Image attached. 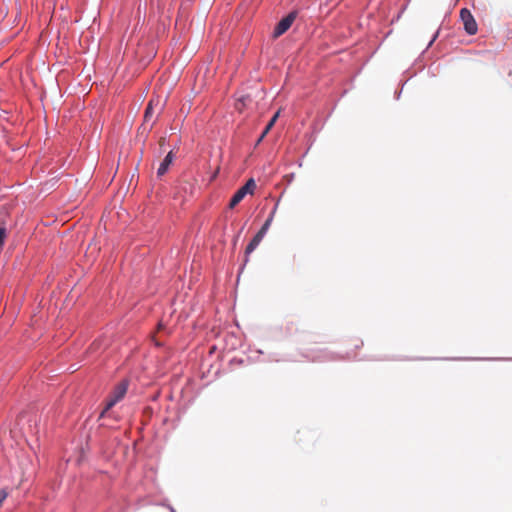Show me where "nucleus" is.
<instances>
[{
    "label": "nucleus",
    "instance_id": "obj_14",
    "mask_svg": "<svg viewBox=\"0 0 512 512\" xmlns=\"http://www.w3.org/2000/svg\"><path fill=\"white\" fill-rule=\"evenodd\" d=\"M154 122H155V121H152V123L150 124V128H149V130L153 127Z\"/></svg>",
    "mask_w": 512,
    "mask_h": 512
},
{
    "label": "nucleus",
    "instance_id": "obj_13",
    "mask_svg": "<svg viewBox=\"0 0 512 512\" xmlns=\"http://www.w3.org/2000/svg\"><path fill=\"white\" fill-rule=\"evenodd\" d=\"M164 142H165V138H161L160 141H159L160 145H163Z\"/></svg>",
    "mask_w": 512,
    "mask_h": 512
},
{
    "label": "nucleus",
    "instance_id": "obj_1",
    "mask_svg": "<svg viewBox=\"0 0 512 512\" xmlns=\"http://www.w3.org/2000/svg\"><path fill=\"white\" fill-rule=\"evenodd\" d=\"M128 389V382L123 380L118 383L110 394L100 417H103L116 403L123 399Z\"/></svg>",
    "mask_w": 512,
    "mask_h": 512
},
{
    "label": "nucleus",
    "instance_id": "obj_2",
    "mask_svg": "<svg viewBox=\"0 0 512 512\" xmlns=\"http://www.w3.org/2000/svg\"><path fill=\"white\" fill-rule=\"evenodd\" d=\"M276 208H277V206L274 207L273 211L271 212V214L269 215V217L267 218V220L265 221V223L263 224L261 229L257 232V234L253 237V239L247 245V247L245 249L246 256H248L250 253H252L257 248V246L260 244V242L262 241L263 237L265 236L266 232L268 231V229L273 221V218H274V215L276 212Z\"/></svg>",
    "mask_w": 512,
    "mask_h": 512
},
{
    "label": "nucleus",
    "instance_id": "obj_6",
    "mask_svg": "<svg viewBox=\"0 0 512 512\" xmlns=\"http://www.w3.org/2000/svg\"><path fill=\"white\" fill-rule=\"evenodd\" d=\"M160 104V99H151L145 109V113H144V122H143V126L147 125L149 123V121L153 118V114H154V106L156 105H159Z\"/></svg>",
    "mask_w": 512,
    "mask_h": 512
},
{
    "label": "nucleus",
    "instance_id": "obj_11",
    "mask_svg": "<svg viewBox=\"0 0 512 512\" xmlns=\"http://www.w3.org/2000/svg\"><path fill=\"white\" fill-rule=\"evenodd\" d=\"M7 237V230L5 227H0V248H2L4 241Z\"/></svg>",
    "mask_w": 512,
    "mask_h": 512
},
{
    "label": "nucleus",
    "instance_id": "obj_10",
    "mask_svg": "<svg viewBox=\"0 0 512 512\" xmlns=\"http://www.w3.org/2000/svg\"><path fill=\"white\" fill-rule=\"evenodd\" d=\"M251 102V98L250 96L248 95H244V96H241L240 98L237 99L236 103H235V108L239 111V112H242L243 109L246 107V105L248 103Z\"/></svg>",
    "mask_w": 512,
    "mask_h": 512
},
{
    "label": "nucleus",
    "instance_id": "obj_7",
    "mask_svg": "<svg viewBox=\"0 0 512 512\" xmlns=\"http://www.w3.org/2000/svg\"><path fill=\"white\" fill-rule=\"evenodd\" d=\"M173 158H174V155H173V152L170 151L166 156L165 158L163 159V161L160 163V166L157 170V175L159 177L163 176L169 169L170 165L172 164L173 162Z\"/></svg>",
    "mask_w": 512,
    "mask_h": 512
},
{
    "label": "nucleus",
    "instance_id": "obj_3",
    "mask_svg": "<svg viewBox=\"0 0 512 512\" xmlns=\"http://www.w3.org/2000/svg\"><path fill=\"white\" fill-rule=\"evenodd\" d=\"M256 189V182L253 178H250L243 186H241L235 194L232 196L229 202V208L233 209L236 207L247 194H253Z\"/></svg>",
    "mask_w": 512,
    "mask_h": 512
},
{
    "label": "nucleus",
    "instance_id": "obj_9",
    "mask_svg": "<svg viewBox=\"0 0 512 512\" xmlns=\"http://www.w3.org/2000/svg\"><path fill=\"white\" fill-rule=\"evenodd\" d=\"M280 115V110H278L274 116L270 119V121L268 122L267 126L265 127L264 131L262 132L260 138H259V142L263 140V138L268 134V132L271 130V128L274 126V124L276 123L278 117Z\"/></svg>",
    "mask_w": 512,
    "mask_h": 512
},
{
    "label": "nucleus",
    "instance_id": "obj_4",
    "mask_svg": "<svg viewBox=\"0 0 512 512\" xmlns=\"http://www.w3.org/2000/svg\"><path fill=\"white\" fill-rule=\"evenodd\" d=\"M460 18L463 22L464 29L469 35H474L478 31V26L474 16L467 8H462L460 11Z\"/></svg>",
    "mask_w": 512,
    "mask_h": 512
},
{
    "label": "nucleus",
    "instance_id": "obj_5",
    "mask_svg": "<svg viewBox=\"0 0 512 512\" xmlns=\"http://www.w3.org/2000/svg\"><path fill=\"white\" fill-rule=\"evenodd\" d=\"M296 15V12H290L287 16L282 18L273 31V38L276 39L283 35L293 24L294 20L296 19Z\"/></svg>",
    "mask_w": 512,
    "mask_h": 512
},
{
    "label": "nucleus",
    "instance_id": "obj_8",
    "mask_svg": "<svg viewBox=\"0 0 512 512\" xmlns=\"http://www.w3.org/2000/svg\"><path fill=\"white\" fill-rule=\"evenodd\" d=\"M196 180L195 179H182L179 183V188L184 191L185 193H193L194 190V184Z\"/></svg>",
    "mask_w": 512,
    "mask_h": 512
},
{
    "label": "nucleus",
    "instance_id": "obj_12",
    "mask_svg": "<svg viewBox=\"0 0 512 512\" xmlns=\"http://www.w3.org/2000/svg\"><path fill=\"white\" fill-rule=\"evenodd\" d=\"M7 495L8 494H7V492L5 490H0V505L6 499Z\"/></svg>",
    "mask_w": 512,
    "mask_h": 512
}]
</instances>
